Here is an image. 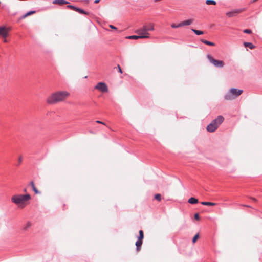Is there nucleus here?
I'll use <instances>...</instances> for the list:
<instances>
[{"mask_svg":"<svg viewBox=\"0 0 262 262\" xmlns=\"http://www.w3.org/2000/svg\"><path fill=\"white\" fill-rule=\"evenodd\" d=\"M69 93L67 91H59L53 94L47 99V102L49 104H54L63 100Z\"/></svg>","mask_w":262,"mask_h":262,"instance_id":"nucleus-1","label":"nucleus"},{"mask_svg":"<svg viewBox=\"0 0 262 262\" xmlns=\"http://www.w3.org/2000/svg\"><path fill=\"white\" fill-rule=\"evenodd\" d=\"M243 92V90L232 88L224 95V99L227 100L235 99L241 95Z\"/></svg>","mask_w":262,"mask_h":262,"instance_id":"nucleus-2","label":"nucleus"},{"mask_svg":"<svg viewBox=\"0 0 262 262\" xmlns=\"http://www.w3.org/2000/svg\"><path fill=\"white\" fill-rule=\"evenodd\" d=\"M30 199L31 196L29 194L14 195L11 198V201L16 204L21 205Z\"/></svg>","mask_w":262,"mask_h":262,"instance_id":"nucleus-3","label":"nucleus"},{"mask_svg":"<svg viewBox=\"0 0 262 262\" xmlns=\"http://www.w3.org/2000/svg\"><path fill=\"white\" fill-rule=\"evenodd\" d=\"M154 25L152 23H149L147 25H144L142 28L138 29V32H141L143 36H147L148 38L150 37L149 33L148 31L154 30Z\"/></svg>","mask_w":262,"mask_h":262,"instance_id":"nucleus-4","label":"nucleus"},{"mask_svg":"<svg viewBox=\"0 0 262 262\" xmlns=\"http://www.w3.org/2000/svg\"><path fill=\"white\" fill-rule=\"evenodd\" d=\"M207 58L209 62L215 67L222 68L224 66V62L223 61L215 59L211 55L208 54Z\"/></svg>","mask_w":262,"mask_h":262,"instance_id":"nucleus-5","label":"nucleus"},{"mask_svg":"<svg viewBox=\"0 0 262 262\" xmlns=\"http://www.w3.org/2000/svg\"><path fill=\"white\" fill-rule=\"evenodd\" d=\"M95 89L102 93L107 92L108 91L107 85L103 82H98L95 86Z\"/></svg>","mask_w":262,"mask_h":262,"instance_id":"nucleus-6","label":"nucleus"},{"mask_svg":"<svg viewBox=\"0 0 262 262\" xmlns=\"http://www.w3.org/2000/svg\"><path fill=\"white\" fill-rule=\"evenodd\" d=\"M246 10V8H240V9H234L231 11H229L226 13V15L229 17H235L238 14Z\"/></svg>","mask_w":262,"mask_h":262,"instance_id":"nucleus-7","label":"nucleus"},{"mask_svg":"<svg viewBox=\"0 0 262 262\" xmlns=\"http://www.w3.org/2000/svg\"><path fill=\"white\" fill-rule=\"evenodd\" d=\"M135 32L136 33H137L138 34V35L128 36L126 37V38L129 39H139V38L143 39V38H148L147 36H143V35H142V34H141V32H138V29L137 30H136Z\"/></svg>","mask_w":262,"mask_h":262,"instance_id":"nucleus-8","label":"nucleus"},{"mask_svg":"<svg viewBox=\"0 0 262 262\" xmlns=\"http://www.w3.org/2000/svg\"><path fill=\"white\" fill-rule=\"evenodd\" d=\"M224 117L221 115H219L215 119L213 120L211 122H212L214 124L216 125L217 127H218L219 125L224 121Z\"/></svg>","mask_w":262,"mask_h":262,"instance_id":"nucleus-9","label":"nucleus"},{"mask_svg":"<svg viewBox=\"0 0 262 262\" xmlns=\"http://www.w3.org/2000/svg\"><path fill=\"white\" fill-rule=\"evenodd\" d=\"M217 128V125L214 124L212 122L209 124L206 127L207 130L210 133L214 132Z\"/></svg>","mask_w":262,"mask_h":262,"instance_id":"nucleus-10","label":"nucleus"},{"mask_svg":"<svg viewBox=\"0 0 262 262\" xmlns=\"http://www.w3.org/2000/svg\"><path fill=\"white\" fill-rule=\"evenodd\" d=\"M0 35L4 38H6L8 36V31L5 27H0Z\"/></svg>","mask_w":262,"mask_h":262,"instance_id":"nucleus-11","label":"nucleus"},{"mask_svg":"<svg viewBox=\"0 0 262 262\" xmlns=\"http://www.w3.org/2000/svg\"><path fill=\"white\" fill-rule=\"evenodd\" d=\"M54 4H58V5H63V4H68L69 2L66 0H54L53 2Z\"/></svg>","mask_w":262,"mask_h":262,"instance_id":"nucleus-12","label":"nucleus"},{"mask_svg":"<svg viewBox=\"0 0 262 262\" xmlns=\"http://www.w3.org/2000/svg\"><path fill=\"white\" fill-rule=\"evenodd\" d=\"M35 13H36V11H33V10L29 11L28 12H27L26 13H25L24 15L21 16L20 19H24L26 17L29 16H30V15H31L32 14H34Z\"/></svg>","mask_w":262,"mask_h":262,"instance_id":"nucleus-13","label":"nucleus"},{"mask_svg":"<svg viewBox=\"0 0 262 262\" xmlns=\"http://www.w3.org/2000/svg\"><path fill=\"white\" fill-rule=\"evenodd\" d=\"M143 243V241L137 240L136 242V250L137 251H139L141 249V247L142 246V244Z\"/></svg>","mask_w":262,"mask_h":262,"instance_id":"nucleus-14","label":"nucleus"},{"mask_svg":"<svg viewBox=\"0 0 262 262\" xmlns=\"http://www.w3.org/2000/svg\"><path fill=\"white\" fill-rule=\"evenodd\" d=\"M192 22H193V20L190 19H188V20H186L181 22V24L182 27L184 26H188V25H190V24H191Z\"/></svg>","mask_w":262,"mask_h":262,"instance_id":"nucleus-15","label":"nucleus"},{"mask_svg":"<svg viewBox=\"0 0 262 262\" xmlns=\"http://www.w3.org/2000/svg\"><path fill=\"white\" fill-rule=\"evenodd\" d=\"M201 41L208 46H215V43L214 42L207 40L202 39H201Z\"/></svg>","mask_w":262,"mask_h":262,"instance_id":"nucleus-16","label":"nucleus"},{"mask_svg":"<svg viewBox=\"0 0 262 262\" xmlns=\"http://www.w3.org/2000/svg\"><path fill=\"white\" fill-rule=\"evenodd\" d=\"M243 45L245 47H248L250 49H253L255 48V46H254L251 42H244Z\"/></svg>","mask_w":262,"mask_h":262,"instance_id":"nucleus-17","label":"nucleus"},{"mask_svg":"<svg viewBox=\"0 0 262 262\" xmlns=\"http://www.w3.org/2000/svg\"><path fill=\"white\" fill-rule=\"evenodd\" d=\"M188 202L191 204H195L198 203V200L194 197H191L188 200Z\"/></svg>","mask_w":262,"mask_h":262,"instance_id":"nucleus-18","label":"nucleus"},{"mask_svg":"<svg viewBox=\"0 0 262 262\" xmlns=\"http://www.w3.org/2000/svg\"><path fill=\"white\" fill-rule=\"evenodd\" d=\"M30 185H31L33 191L35 192L36 194H39L40 193V191H39L37 189L35 186V185L34 184V182L33 181H31L30 182Z\"/></svg>","mask_w":262,"mask_h":262,"instance_id":"nucleus-19","label":"nucleus"},{"mask_svg":"<svg viewBox=\"0 0 262 262\" xmlns=\"http://www.w3.org/2000/svg\"><path fill=\"white\" fill-rule=\"evenodd\" d=\"M201 204L203 205L206 206H215L216 204L215 203L211 202H201Z\"/></svg>","mask_w":262,"mask_h":262,"instance_id":"nucleus-20","label":"nucleus"},{"mask_svg":"<svg viewBox=\"0 0 262 262\" xmlns=\"http://www.w3.org/2000/svg\"><path fill=\"white\" fill-rule=\"evenodd\" d=\"M139 235L138 236V240L143 241V239L144 238V232L143 230H140L139 232Z\"/></svg>","mask_w":262,"mask_h":262,"instance_id":"nucleus-21","label":"nucleus"},{"mask_svg":"<svg viewBox=\"0 0 262 262\" xmlns=\"http://www.w3.org/2000/svg\"><path fill=\"white\" fill-rule=\"evenodd\" d=\"M76 11L78 12L80 14H85V15H87L89 14L88 12H86L83 9L78 8V7H77Z\"/></svg>","mask_w":262,"mask_h":262,"instance_id":"nucleus-22","label":"nucleus"},{"mask_svg":"<svg viewBox=\"0 0 262 262\" xmlns=\"http://www.w3.org/2000/svg\"><path fill=\"white\" fill-rule=\"evenodd\" d=\"M191 30L197 35H200L204 34V32L201 30H198L194 29H191Z\"/></svg>","mask_w":262,"mask_h":262,"instance_id":"nucleus-23","label":"nucleus"},{"mask_svg":"<svg viewBox=\"0 0 262 262\" xmlns=\"http://www.w3.org/2000/svg\"><path fill=\"white\" fill-rule=\"evenodd\" d=\"M205 3L207 5H215L216 4V2L214 0H206Z\"/></svg>","mask_w":262,"mask_h":262,"instance_id":"nucleus-24","label":"nucleus"},{"mask_svg":"<svg viewBox=\"0 0 262 262\" xmlns=\"http://www.w3.org/2000/svg\"><path fill=\"white\" fill-rule=\"evenodd\" d=\"M199 233H197L193 237V238H192V243H195L196 242V241L198 240V239L199 238Z\"/></svg>","mask_w":262,"mask_h":262,"instance_id":"nucleus-25","label":"nucleus"},{"mask_svg":"<svg viewBox=\"0 0 262 262\" xmlns=\"http://www.w3.org/2000/svg\"><path fill=\"white\" fill-rule=\"evenodd\" d=\"M171 27L172 28H179V27H181L182 26H181V23L176 25L175 24H172L171 25Z\"/></svg>","mask_w":262,"mask_h":262,"instance_id":"nucleus-26","label":"nucleus"},{"mask_svg":"<svg viewBox=\"0 0 262 262\" xmlns=\"http://www.w3.org/2000/svg\"><path fill=\"white\" fill-rule=\"evenodd\" d=\"M31 226V223L28 222L26 225L23 227L24 230H27L29 228H30Z\"/></svg>","mask_w":262,"mask_h":262,"instance_id":"nucleus-27","label":"nucleus"},{"mask_svg":"<svg viewBox=\"0 0 262 262\" xmlns=\"http://www.w3.org/2000/svg\"><path fill=\"white\" fill-rule=\"evenodd\" d=\"M155 199L158 201H160L161 200V195L160 194H156L155 195Z\"/></svg>","mask_w":262,"mask_h":262,"instance_id":"nucleus-28","label":"nucleus"},{"mask_svg":"<svg viewBox=\"0 0 262 262\" xmlns=\"http://www.w3.org/2000/svg\"><path fill=\"white\" fill-rule=\"evenodd\" d=\"M67 7L68 8H70L71 9H72V10H74L75 11H76V9L77 8V7H75L74 6H73V5H67Z\"/></svg>","mask_w":262,"mask_h":262,"instance_id":"nucleus-29","label":"nucleus"},{"mask_svg":"<svg viewBox=\"0 0 262 262\" xmlns=\"http://www.w3.org/2000/svg\"><path fill=\"white\" fill-rule=\"evenodd\" d=\"M243 32L247 34L252 33V30L251 29H246L243 30Z\"/></svg>","mask_w":262,"mask_h":262,"instance_id":"nucleus-30","label":"nucleus"},{"mask_svg":"<svg viewBox=\"0 0 262 262\" xmlns=\"http://www.w3.org/2000/svg\"><path fill=\"white\" fill-rule=\"evenodd\" d=\"M194 219L196 220H200V216H199V214L198 213H196L194 214Z\"/></svg>","mask_w":262,"mask_h":262,"instance_id":"nucleus-31","label":"nucleus"},{"mask_svg":"<svg viewBox=\"0 0 262 262\" xmlns=\"http://www.w3.org/2000/svg\"><path fill=\"white\" fill-rule=\"evenodd\" d=\"M109 27H110L111 28L113 29H114V30H117V28L115 26H113V25H109Z\"/></svg>","mask_w":262,"mask_h":262,"instance_id":"nucleus-32","label":"nucleus"},{"mask_svg":"<svg viewBox=\"0 0 262 262\" xmlns=\"http://www.w3.org/2000/svg\"><path fill=\"white\" fill-rule=\"evenodd\" d=\"M18 165L20 164V163H21V162H22V157L21 156L19 157V158H18Z\"/></svg>","mask_w":262,"mask_h":262,"instance_id":"nucleus-33","label":"nucleus"},{"mask_svg":"<svg viewBox=\"0 0 262 262\" xmlns=\"http://www.w3.org/2000/svg\"><path fill=\"white\" fill-rule=\"evenodd\" d=\"M118 70L120 73H122V71L119 65H118Z\"/></svg>","mask_w":262,"mask_h":262,"instance_id":"nucleus-34","label":"nucleus"},{"mask_svg":"<svg viewBox=\"0 0 262 262\" xmlns=\"http://www.w3.org/2000/svg\"><path fill=\"white\" fill-rule=\"evenodd\" d=\"M100 0H95L94 3L97 4L100 2Z\"/></svg>","mask_w":262,"mask_h":262,"instance_id":"nucleus-35","label":"nucleus"},{"mask_svg":"<svg viewBox=\"0 0 262 262\" xmlns=\"http://www.w3.org/2000/svg\"><path fill=\"white\" fill-rule=\"evenodd\" d=\"M96 122L98 123H101V124H104V123L100 121H97Z\"/></svg>","mask_w":262,"mask_h":262,"instance_id":"nucleus-36","label":"nucleus"},{"mask_svg":"<svg viewBox=\"0 0 262 262\" xmlns=\"http://www.w3.org/2000/svg\"><path fill=\"white\" fill-rule=\"evenodd\" d=\"M251 199L254 202H256V199L255 198H251Z\"/></svg>","mask_w":262,"mask_h":262,"instance_id":"nucleus-37","label":"nucleus"},{"mask_svg":"<svg viewBox=\"0 0 262 262\" xmlns=\"http://www.w3.org/2000/svg\"><path fill=\"white\" fill-rule=\"evenodd\" d=\"M244 206L247 207H250V206L247 205H243Z\"/></svg>","mask_w":262,"mask_h":262,"instance_id":"nucleus-38","label":"nucleus"},{"mask_svg":"<svg viewBox=\"0 0 262 262\" xmlns=\"http://www.w3.org/2000/svg\"><path fill=\"white\" fill-rule=\"evenodd\" d=\"M4 41H5V42H6V41H7V40L5 39L4 40Z\"/></svg>","mask_w":262,"mask_h":262,"instance_id":"nucleus-39","label":"nucleus"},{"mask_svg":"<svg viewBox=\"0 0 262 262\" xmlns=\"http://www.w3.org/2000/svg\"><path fill=\"white\" fill-rule=\"evenodd\" d=\"M24 191H25V192L26 191V189H24Z\"/></svg>","mask_w":262,"mask_h":262,"instance_id":"nucleus-40","label":"nucleus"}]
</instances>
